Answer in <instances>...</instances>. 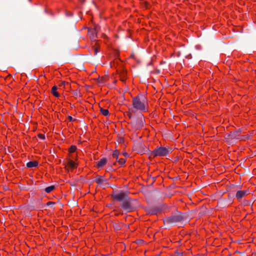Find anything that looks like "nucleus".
Listing matches in <instances>:
<instances>
[{
	"label": "nucleus",
	"instance_id": "f257e3e1",
	"mask_svg": "<svg viewBox=\"0 0 256 256\" xmlns=\"http://www.w3.org/2000/svg\"><path fill=\"white\" fill-rule=\"evenodd\" d=\"M132 104L133 108L136 110L146 112L148 110V100L145 95L139 94L132 98Z\"/></svg>",
	"mask_w": 256,
	"mask_h": 256
},
{
	"label": "nucleus",
	"instance_id": "f03ea898",
	"mask_svg": "<svg viewBox=\"0 0 256 256\" xmlns=\"http://www.w3.org/2000/svg\"><path fill=\"white\" fill-rule=\"evenodd\" d=\"M77 148L76 146H71L68 149V156L69 158L68 161L67 165L65 164V170H72L74 169L77 167V164L74 160L76 158V151Z\"/></svg>",
	"mask_w": 256,
	"mask_h": 256
},
{
	"label": "nucleus",
	"instance_id": "7ed1b4c3",
	"mask_svg": "<svg viewBox=\"0 0 256 256\" xmlns=\"http://www.w3.org/2000/svg\"><path fill=\"white\" fill-rule=\"evenodd\" d=\"M171 149L163 146H157L152 152L151 155L154 157L166 156L169 154Z\"/></svg>",
	"mask_w": 256,
	"mask_h": 256
},
{
	"label": "nucleus",
	"instance_id": "20e7f679",
	"mask_svg": "<svg viewBox=\"0 0 256 256\" xmlns=\"http://www.w3.org/2000/svg\"><path fill=\"white\" fill-rule=\"evenodd\" d=\"M144 115L142 114H140L136 118H134L132 120L131 124L134 128L140 130L144 126Z\"/></svg>",
	"mask_w": 256,
	"mask_h": 256
},
{
	"label": "nucleus",
	"instance_id": "39448f33",
	"mask_svg": "<svg viewBox=\"0 0 256 256\" xmlns=\"http://www.w3.org/2000/svg\"><path fill=\"white\" fill-rule=\"evenodd\" d=\"M120 206L126 212H130L134 210V207L132 204V199L129 197L122 202Z\"/></svg>",
	"mask_w": 256,
	"mask_h": 256
},
{
	"label": "nucleus",
	"instance_id": "423d86ee",
	"mask_svg": "<svg viewBox=\"0 0 256 256\" xmlns=\"http://www.w3.org/2000/svg\"><path fill=\"white\" fill-rule=\"evenodd\" d=\"M183 220V217L180 214H175L171 216L164 218V224H172L174 223L180 222Z\"/></svg>",
	"mask_w": 256,
	"mask_h": 256
},
{
	"label": "nucleus",
	"instance_id": "0eeeda50",
	"mask_svg": "<svg viewBox=\"0 0 256 256\" xmlns=\"http://www.w3.org/2000/svg\"><path fill=\"white\" fill-rule=\"evenodd\" d=\"M112 196L114 200L120 202L121 203L128 197L126 194L122 192H114Z\"/></svg>",
	"mask_w": 256,
	"mask_h": 256
},
{
	"label": "nucleus",
	"instance_id": "6e6552de",
	"mask_svg": "<svg viewBox=\"0 0 256 256\" xmlns=\"http://www.w3.org/2000/svg\"><path fill=\"white\" fill-rule=\"evenodd\" d=\"M248 194V190H238L236 192V198L238 200H240Z\"/></svg>",
	"mask_w": 256,
	"mask_h": 256
},
{
	"label": "nucleus",
	"instance_id": "1a4fd4ad",
	"mask_svg": "<svg viewBox=\"0 0 256 256\" xmlns=\"http://www.w3.org/2000/svg\"><path fill=\"white\" fill-rule=\"evenodd\" d=\"M230 136L231 138L242 139L240 132L238 131L230 132Z\"/></svg>",
	"mask_w": 256,
	"mask_h": 256
},
{
	"label": "nucleus",
	"instance_id": "9d476101",
	"mask_svg": "<svg viewBox=\"0 0 256 256\" xmlns=\"http://www.w3.org/2000/svg\"><path fill=\"white\" fill-rule=\"evenodd\" d=\"M96 182L98 184L101 185L106 182V180L102 176H97L96 178Z\"/></svg>",
	"mask_w": 256,
	"mask_h": 256
},
{
	"label": "nucleus",
	"instance_id": "9b49d317",
	"mask_svg": "<svg viewBox=\"0 0 256 256\" xmlns=\"http://www.w3.org/2000/svg\"><path fill=\"white\" fill-rule=\"evenodd\" d=\"M38 166V162L37 161H30L26 164V167L28 168H32L36 167Z\"/></svg>",
	"mask_w": 256,
	"mask_h": 256
},
{
	"label": "nucleus",
	"instance_id": "f8f14e48",
	"mask_svg": "<svg viewBox=\"0 0 256 256\" xmlns=\"http://www.w3.org/2000/svg\"><path fill=\"white\" fill-rule=\"evenodd\" d=\"M58 88L56 86H54L52 89V92L54 96L57 98H58L60 95L59 93L57 92Z\"/></svg>",
	"mask_w": 256,
	"mask_h": 256
},
{
	"label": "nucleus",
	"instance_id": "ddd939ff",
	"mask_svg": "<svg viewBox=\"0 0 256 256\" xmlns=\"http://www.w3.org/2000/svg\"><path fill=\"white\" fill-rule=\"evenodd\" d=\"M106 163V158H102L98 162V167H102Z\"/></svg>",
	"mask_w": 256,
	"mask_h": 256
},
{
	"label": "nucleus",
	"instance_id": "4468645a",
	"mask_svg": "<svg viewBox=\"0 0 256 256\" xmlns=\"http://www.w3.org/2000/svg\"><path fill=\"white\" fill-rule=\"evenodd\" d=\"M54 186H49L46 187V188H45L44 191L46 193H50L52 191L54 190Z\"/></svg>",
	"mask_w": 256,
	"mask_h": 256
},
{
	"label": "nucleus",
	"instance_id": "2eb2a0df",
	"mask_svg": "<svg viewBox=\"0 0 256 256\" xmlns=\"http://www.w3.org/2000/svg\"><path fill=\"white\" fill-rule=\"evenodd\" d=\"M100 112L104 116H108L109 114V112L107 109H104L101 108L100 109Z\"/></svg>",
	"mask_w": 256,
	"mask_h": 256
},
{
	"label": "nucleus",
	"instance_id": "dca6fc26",
	"mask_svg": "<svg viewBox=\"0 0 256 256\" xmlns=\"http://www.w3.org/2000/svg\"><path fill=\"white\" fill-rule=\"evenodd\" d=\"M67 76L66 75V72L65 71V90L68 89L70 88V86L69 84V82L67 81L68 78H66Z\"/></svg>",
	"mask_w": 256,
	"mask_h": 256
},
{
	"label": "nucleus",
	"instance_id": "f3484780",
	"mask_svg": "<svg viewBox=\"0 0 256 256\" xmlns=\"http://www.w3.org/2000/svg\"><path fill=\"white\" fill-rule=\"evenodd\" d=\"M119 154H120V152L118 150H116L112 152V157L114 158H116V160H118Z\"/></svg>",
	"mask_w": 256,
	"mask_h": 256
},
{
	"label": "nucleus",
	"instance_id": "a211bd4d",
	"mask_svg": "<svg viewBox=\"0 0 256 256\" xmlns=\"http://www.w3.org/2000/svg\"><path fill=\"white\" fill-rule=\"evenodd\" d=\"M118 162L121 164H124L126 162V160L124 158H120V160H118Z\"/></svg>",
	"mask_w": 256,
	"mask_h": 256
},
{
	"label": "nucleus",
	"instance_id": "6ab92c4d",
	"mask_svg": "<svg viewBox=\"0 0 256 256\" xmlns=\"http://www.w3.org/2000/svg\"><path fill=\"white\" fill-rule=\"evenodd\" d=\"M94 55H96L98 52H99V49L98 48H94Z\"/></svg>",
	"mask_w": 256,
	"mask_h": 256
},
{
	"label": "nucleus",
	"instance_id": "aec40b11",
	"mask_svg": "<svg viewBox=\"0 0 256 256\" xmlns=\"http://www.w3.org/2000/svg\"><path fill=\"white\" fill-rule=\"evenodd\" d=\"M38 138L42 139V140H44L45 138V136L44 135L42 134H39L38 135Z\"/></svg>",
	"mask_w": 256,
	"mask_h": 256
},
{
	"label": "nucleus",
	"instance_id": "412c9836",
	"mask_svg": "<svg viewBox=\"0 0 256 256\" xmlns=\"http://www.w3.org/2000/svg\"><path fill=\"white\" fill-rule=\"evenodd\" d=\"M54 204V202H48L46 204V205H47L48 206H53Z\"/></svg>",
	"mask_w": 256,
	"mask_h": 256
},
{
	"label": "nucleus",
	"instance_id": "4be33fe9",
	"mask_svg": "<svg viewBox=\"0 0 256 256\" xmlns=\"http://www.w3.org/2000/svg\"><path fill=\"white\" fill-rule=\"evenodd\" d=\"M68 120L69 122H72V121L74 120V119L72 118V117L71 116H68Z\"/></svg>",
	"mask_w": 256,
	"mask_h": 256
},
{
	"label": "nucleus",
	"instance_id": "5701e85b",
	"mask_svg": "<svg viewBox=\"0 0 256 256\" xmlns=\"http://www.w3.org/2000/svg\"><path fill=\"white\" fill-rule=\"evenodd\" d=\"M20 189H22V190H24L25 189V188H24V186H20Z\"/></svg>",
	"mask_w": 256,
	"mask_h": 256
},
{
	"label": "nucleus",
	"instance_id": "b1692460",
	"mask_svg": "<svg viewBox=\"0 0 256 256\" xmlns=\"http://www.w3.org/2000/svg\"><path fill=\"white\" fill-rule=\"evenodd\" d=\"M62 84H64V82H62Z\"/></svg>",
	"mask_w": 256,
	"mask_h": 256
},
{
	"label": "nucleus",
	"instance_id": "393cba45",
	"mask_svg": "<svg viewBox=\"0 0 256 256\" xmlns=\"http://www.w3.org/2000/svg\"><path fill=\"white\" fill-rule=\"evenodd\" d=\"M64 14H65V15H67V14H66V12H65Z\"/></svg>",
	"mask_w": 256,
	"mask_h": 256
}]
</instances>
